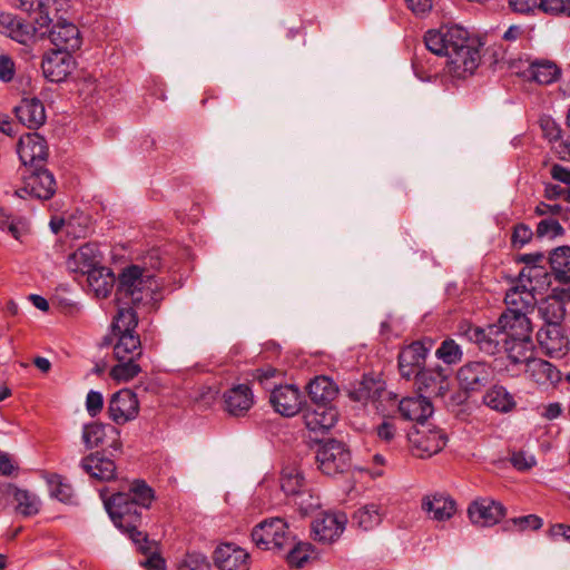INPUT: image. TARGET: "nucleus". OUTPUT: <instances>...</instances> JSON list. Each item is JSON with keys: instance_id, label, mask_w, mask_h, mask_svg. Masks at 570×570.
Wrapping results in <instances>:
<instances>
[{"instance_id": "f704fd0d", "label": "nucleus", "mask_w": 570, "mask_h": 570, "mask_svg": "<svg viewBox=\"0 0 570 570\" xmlns=\"http://www.w3.org/2000/svg\"><path fill=\"white\" fill-rule=\"evenodd\" d=\"M0 31L20 43H26L31 35L30 27L9 12H0Z\"/></svg>"}, {"instance_id": "4c0bfd02", "label": "nucleus", "mask_w": 570, "mask_h": 570, "mask_svg": "<svg viewBox=\"0 0 570 570\" xmlns=\"http://www.w3.org/2000/svg\"><path fill=\"white\" fill-rule=\"evenodd\" d=\"M134 305H118L117 315L111 324L112 335L135 333L138 325V317Z\"/></svg>"}, {"instance_id": "bf43d9fd", "label": "nucleus", "mask_w": 570, "mask_h": 570, "mask_svg": "<svg viewBox=\"0 0 570 570\" xmlns=\"http://www.w3.org/2000/svg\"><path fill=\"white\" fill-rule=\"evenodd\" d=\"M124 530L129 532L131 540L142 553L151 552L154 542H150L146 534L137 530V523L134 528Z\"/></svg>"}, {"instance_id": "a878e982", "label": "nucleus", "mask_w": 570, "mask_h": 570, "mask_svg": "<svg viewBox=\"0 0 570 570\" xmlns=\"http://www.w3.org/2000/svg\"><path fill=\"white\" fill-rule=\"evenodd\" d=\"M48 36L56 50L70 52L80 47V36L78 28L70 22H57L49 31Z\"/></svg>"}, {"instance_id": "393cba45", "label": "nucleus", "mask_w": 570, "mask_h": 570, "mask_svg": "<svg viewBox=\"0 0 570 570\" xmlns=\"http://www.w3.org/2000/svg\"><path fill=\"white\" fill-rule=\"evenodd\" d=\"M14 111L19 121L30 129L41 127L47 119L45 106L36 97L22 99Z\"/></svg>"}, {"instance_id": "dca6fc26", "label": "nucleus", "mask_w": 570, "mask_h": 570, "mask_svg": "<svg viewBox=\"0 0 570 570\" xmlns=\"http://www.w3.org/2000/svg\"><path fill=\"white\" fill-rule=\"evenodd\" d=\"M75 60L70 52L65 50H52L42 60L41 68L43 76L51 82L63 81L71 73Z\"/></svg>"}, {"instance_id": "aec40b11", "label": "nucleus", "mask_w": 570, "mask_h": 570, "mask_svg": "<svg viewBox=\"0 0 570 570\" xmlns=\"http://www.w3.org/2000/svg\"><path fill=\"white\" fill-rule=\"evenodd\" d=\"M468 514L472 523L491 527L504 517L505 508L500 501H472L468 508Z\"/></svg>"}, {"instance_id": "7ed1b4c3", "label": "nucleus", "mask_w": 570, "mask_h": 570, "mask_svg": "<svg viewBox=\"0 0 570 570\" xmlns=\"http://www.w3.org/2000/svg\"><path fill=\"white\" fill-rule=\"evenodd\" d=\"M507 311L499 317L497 327L504 340H524L531 336L532 327L528 314L534 309L537 298L529 293L520 296L515 291L505 293Z\"/></svg>"}, {"instance_id": "680f3d73", "label": "nucleus", "mask_w": 570, "mask_h": 570, "mask_svg": "<svg viewBox=\"0 0 570 570\" xmlns=\"http://www.w3.org/2000/svg\"><path fill=\"white\" fill-rule=\"evenodd\" d=\"M406 8L417 17H424L433 8V0H404Z\"/></svg>"}, {"instance_id": "7c9ffc66", "label": "nucleus", "mask_w": 570, "mask_h": 570, "mask_svg": "<svg viewBox=\"0 0 570 570\" xmlns=\"http://www.w3.org/2000/svg\"><path fill=\"white\" fill-rule=\"evenodd\" d=\"M82 469L90 474L91 478L99 481H109L115 476L116 465L112 460L91 454L81 462Z\"/></svg>"}, {"instance_id": "c85d7f7f", "label": "nucleus", "mask_w": 570, "mask_h": 570, "mask_svg": "<svg viewBox=\"0 0 570 570\" xmlns=\"http://www.w3.org/2000/svg\"><path fill=\"white\" fill-rule=\"evenodd\" d=\"M307 393L313 403L332 404L338 394V387L327 376H316L307 385Z\"/></svg>"}, {"instance_id": "ea45409f", "label": "nucleus", "mask_w": 570, "mask_h": 570, "mask_svg": "<svg viewBox=\"0 0 570 570\" xmlns=\"http://www.w3.org/2000/svg\"><path fill=\"white\" fill-rule=\"evenodd\" d=\"M381 507L371 502L358 509L353 515V523L364 531L372 530L382 521Z\"/></svg>"}, {"instance_id": "e433bc0d", "label": "nucleus", "mask_w": 570, "mask_h": 570, "mask_svg": "<svg viewBox=\"0 0 570 570\" xmlns=\"http://www.w3.org/2000/svg\"><path fill=\"white\" fill-rule=\"evenodd\" d=\"M539 314L546 322L547 327L560 326L564 318L566 308L563 302L557 296H550L542 299L539 304Z\"/></svg>"}, {"instance_id": "6ab92c4d", "label": "nucleus", "mask_w": 570, "mask_h": 570, "mask_svg": "<svg viewBox=\"0 0 570 570\" xmlns=\"http://www.w3.org/2000/svg\"><path fill=\"white\" fill-rule=\"evenodd\" d=\"M429 348L422 342H413L404 347L399 354V368L403 377L410 380L416 377V373L422 371L425 363Z\"/></svg>"}, {"instance_id": "cd10ccee", "label": "nucleus", "mask_w": 570, "mask_h": 570, "mask_svg": "<svg viewBox=\"0 0 570 570\" xmlns=\"http://www.w3.org/2000/svg\"><path fill=\"white\" fill-rule=\"evenodd\" d=\"M281 489L286 497L294 495H308L314 497L311 489H308L301 471L296 466H286L281 474Z\"/></svg>"}, {"instance_id": "8fccbe9b", "label": "nucleus", "mask_w": 570, "mask_h": 570, "mask_svg": "<svg viewBox=\"0 0 570 570\" xmlns=\"http://www.w3.org/2000/svg\"><path fill=\"white\" fill-rule=\"evenodd\" d=\"M177 570H210V563L203 553L191 552L178 561Z\"/></svg>"}, {"instance_id": "c03bdc74", "label": "nucleus", "mask_w": 570, "mask_h": 570, "mask_svg": "<svg viewBox=\"0 0 570 570\" xmlns=\"http://www.w3.org/2000/svg\"><path fill=\"white\" fill-rule=\"evenodd\" d=\"M140 360H117V364L114 365L109 372L110 377L118 382H129L135 379L140 372L141 366Z\"/></svg>"}, {"instance_id": "9b49d317", "label": "nucleus", "mask_w": 570, "mask_h": 570, "mask_svg": "<svg viewBox=\"0 0 570 570\" xmlns=\"http://www.w3.org/2000/svg\"><path fill=\"white\" fill-rule=\"evenodd\" d=\"M550 285V275L541 265L524 266L519 274V279L509 291H515L520 296L529 293L533 298L546 291Z\"/></svg>"}, {"instance_id": "f03ea898", "label": "nucleus", "mask_w": 570, "mask_h": 570, "mask_svg": "<svg viewBox=\"0 0 570 570\" xmlns=\"http://www.w3.org/2000/svg\"><path fill=\"white\" fill-rule=\"evenodd\" d=\"M159 283L147 269L127 266L118 276L116 301L118 305H151L158 299Z\"/></svg>"}, {"instance_id": "b1692460", "label": "nucleus", "mask_w": 570, "mask_h": 570, "mask_svg": "<svg viewBox=\"0 0 570 570\" xmlns=\"http://www.w3.org/2000/svg\"><path fill=\"white\" fill-rule=\"evenodd\" d=\"M415 383L429 396H443L449 390L448 374L440 367L417 372Z\"/></svg>"}, {"instance_id": "5701e85b", "label": "nucleus", "mask_w": 570, "mask_h": 570, "mask_svg": "<svg viewBox=\"0 0 570 570\" xmlns=\"http://www.w3.org/2000/svg\"><path fill=\"white\" fill-rule=\"evenodd\" d=\"M538 341L541 348L550 357H562L570 348V341L563 334L560 326L541 328L538 332Z\"/></svg>"}, {"instance_id": "4468645a", "label": "nucleus", "mask_w": 570, "mask_h": 570, "mask_svg": "<svg viewBox=\"0 0 570 570\" xmlns=\"http://www.w3.org/2000/svg\"><path fill=\"white\" fill-rule=\"evenodd\" d=\"M139 412V402L130 390H121L115 393L108 404L109 417L116 424H125L136 419Z\"/></svg>"}, {"instance_id": "5fc2aeb1", "label": "nucleus", "mask_w": 570, "mask_h": 570, "mask_svg": "<svg viewBox=\"0 0 570 570\" xmlns=\"http://www.w3.org/2000/svg\"><path fill=\"white\" fill-rule=\"evenodd\" d=\"M510 462L519 471H528L537 464L534 455L524 451L512 453Z\"/></svg>"}, {"instance_id": "a19ab883", "label": "nucleus", "mask_w": 570, "mask_h": 570, "mask_svg": "<svg viewBox=\"0 0 570 570\" xmlns=\"http://www.w3.org/2000/svg\"><path fill=\"white\" fill-rule=\"evenodd\" d=\"M502 343L505 345V350L508 352L509 358L513 363H528V361H532V341L531 336L525 337L524 340H504Z\"/></svg>"}, {"instance_id": "72a5a7b5", "label": "nucleus", "mask_w": 570, "mask_h": 570, "mask_svg": "<svg viewBox=\"0 0 570 570\" xmlns=\"http://www.w3.org/2000/svg\"><path fill=\"white\" fill-rule=\"evenodd\" d=\"M384 393V383L372 377H364L351 392L350 397L363 404L376 402Z\"/></svg>"}, {"instance_id": "4be33fe9", "label": "nucleus", "mask_w": 570, "mask_h": 570, "mask_svg": "<svg viewBox=\"0 0 570 570\" xmlns=\"http://www.w3.org/2000/svg\"><path fill=\"white\" fill-rule=\"evenodd\" d=\"M254 404V395L247 384H237L224 393V409L233 416L245 415Z\"/></svg>"}, {"instance_id": "79ce46f5", "label": "nucleus", "mask_w": 570, "mask_h": 570, "mask_svg": "<svg viewBox=\"0 0 570 570\" xmlns=\"http://www.w3.org/2000/svg\"><path fill=\"white\" fill-rule=\"evenodd\" d=\"M558 75V67L550 61L532 62L525 71V76L529 79L534 80L540 85H549L553 82Z\"/></svg>"}, {"instance_id": "c9c22d12", "label": "nucleus", "mask_w": 570, "mask_h": 570, "mask_svg": "<svg viewBox=\"0 0 570 570\" xmlns=\"http://www.w3.org/2000/svg\"><path fill=\"white\" fill-rule=\"evenodd\" d=\"M87 275L89 286L97 297L105 298L110 294L115 285V275L110 268L99 265Z\"/></svg>"}, {"instance_id": "3c124183", "label": "nucleus", "mask_w": 570, "mask_h": 570, "mask_svg": "<svg viewBox=\"0 0 570 570\" xmlns=\"http://www.w3.org/2000/svg\"><path fill=\"white\" fill-rule=\"evenodd\" d=\"M537 236L539 238H554L563 234V228L554 218H544L537 226Z\"/></svg>"}, {"instance_id": "f257e3e1", "label": "nucleus", "mask_w": 570, "mask_h": 570, "mask_svg": "<svg viewBox=\"0 0 570 570\" xmlns=\"http://www.w3.org/2000/svg\"><path fill=\"white\" fill-rule=\"evenodd\" d=\"M424 42L432 53L448 58L445 70L453 78L463 79L473 75L480 63L478 48L469 32L460 26L443 24L428 30Z\"/></svg>"}, {"instance_id": "052dcab7", "label": "nucleus", "mask_w": 570, "mask_h": 570, "mask_svg": "<svg viewBox=\"0 0 570 570\" xmlns=\"http://www.w3.org/2000/svg\"><path fill=\"white\" fill-rule=\"evenodd\" d=\"M548 537L552 541H564L570 543V525L566 523L551 524L547 531Z\"/></svg>"}, {"instance_id": "864d4df0", "label": "nucleus", "mask_w": 570, "mask_h": 570, "mask_svg": "<svg viewBox=\"0 0 570 570\" xmlns=\"http://www.w3.org/2000/svg\"><path fill=\"white\" fill-rule=\"evenodd\" d=\"M533 237L532 229L521 223L514 226L512 237H511V244L513 248L520 249L523 246H525Z\"/></svg>"}, {"instance_id": "0e129e2a", "label": "nucleus", "mask_w": 570, "mask_h": 570, "mask_svg": "<svg viewBox=\"0 0 570 570\" xmlns=\"http://www.w3.org/2000/svg\"><path fill=\"white\" fill-rule=\"evenodd\" d=\"M513 523L521 530L532 529L538 530L542 527V519L535 514H528L513 519Z\"/></svg>"}, {"instance_id": "412c9836", "label": "nucleus", "mask_w": 570, "mask_h": 570, "mask_svg": "<svg viewBox=\"0 0 570 570\" xmlns=\"http://www.w3.org/2000/svg\"><path fill=\"white\" fill-rule=\"evenodd\" d=\"M101 254L95 244H85L67 258L66 266L71 273L89 274L100 265Z\"/></svg>"}, {"instance_id": "49530a36", "label": "nucleus", "mask_w": 570, "mask_h": 570, "mask_svg": "<svg viewBox=\"0 0 570 570\" xmlns=\"http://www.w3.org/2000/svg\"><path fill=\"white\" fill-rule=\"evenodd\" d=\"M46 483L52 499H69L72 495L71 485L59 474H47Z\"/></svg>"}, {"instance_id": "338daca9", "label": "nucleus", "mask_w": 570, "mask_h": 570, "mask_svg": "<svg viewBox=\"0 0 570 570\" xmlns=\"http://www.w3.org/2000/svg\"><path fill=\"white\" fill-rule=\"evenodd\" d=\"M40 501H19L14 511L23 517H31L39 512Z\"/></svg>"}, {"instance_id": "e2e57ef3", "label": "nucleus", "mask_w": 570, "mask_h": 570, "mask_svg": "<svg viewBox=\"0 0 570 570\" xmlns=\"http://www.w3.org/2000/svg\"><path fill=\"white\" fill-rule=\"evenodd\" d=\"M510 7L515 12L529 13L535 9L541 10V0H510Z\"/></svg>"}, {"instance_id": "bb28decb", "label": "nucleus", "mask_w": 570, "mask_h": 570, "mask_svg": "<svg viewBox=\"0 0 570 570\" xmlns=\"http://www.w3.org/2000/svg\"><path fill=\"white\" fill-rule=\"evenodd\" d=\"M401 415L409 421L423 425L433 413V405L428 396L405 397L399 404Z\"/></svg>"}, {"instance_id": "2eb2a0df", "label": "nucleus", "mask_w": 570, "mask_h": 570, "mask_svg": "<svg viewBox=\"0 0 570 570\" xmlns=\"http://www.w3.org/2000/svg\"><path fill=\"white\" fill-rule=\"evenodd\" d=\"M409 439L420 456L436 454L446 444V435L440 429H429L424 424L411 432Z\"/></svg>"}, {"instance_id": "6e6d98bb", "label": "nucleus", "mask_w": 570, "mask_h": 570, "mask_svg": "<svg viewBox=\"0 0 570 570\" xmlns=\"http://www.w3.org/2000/svg\"><path fill=\"white\" fill-rule=\"evenodd\" d=\"M128 493L134 495V499H155L154 490L140 479L129 483Z\"/></svg>"}, {"instance_id": "774afa93", "label": "nucleus", "mask_w": 570, "mask_h": 570, "mask_svg": "<svg viewBox=\"0 0 570 570\" xmlns=\"http://www.w3.org/2000/svg\"><path fill=\"white\" fill-rule=\"evenodd\" d=\"M396 432V428L390 420H384L376 428V434L380 440L390 442L394 439Z\"/></svg>"}, {"instance_id": "9d476101", "label": "nucleus", "mask_w": 570, "mask_h": 570, "mask_svg": "<svg viewBox=\"0 0 570 570\" xmlns=\"http://www.w3.org/2000/svg\"><path fill=\"white\" fill-rule=\"evenodd\" d=\"M338 420V411L332 404H317L307 406L303 411V422L306 429L316 434L328 432Z\"/></svg>"}, {"instance_id": "603ef678", "label": "nucleus", "mask_w": 570, "mask_h": 570, "mask_svg": "<svg viewBox=\"0 0 570 570\" xmlns=\"http://www.w3.org/2000/svg\"><path fill=\"white\" fill-rule=\"evenodd\" d=\"M51 21L49 8L45 3L39 2L35 10V31L39 32L41 36L46 35L47 31H49L48 28Z\"/></svg>"}, {"instance_id": "2f4dec72", "label": "nucleus", "mask_w": 570, "mask_h": 570, "mask_svg": "<svg viewBox=\"0 0 570 570\" xmlns=\"http://www.w3.org/2000/svg\"><path fill=\"white\" fill-rule=\"evenodd\" d=\"M525 373L538 384H553L560 380V372L550 362L542 358L528 361Z\"/></svg>"}, {"instance_id": "f3484780", "label": "nucleus", "mask_w": 570, "mask_h": 570, "mask_svg": "<svg viewBox=\"0 0 570 570\" xmlns=\"http://www.w3.org/2000/svg\"><path fill=\"white\" fill-rule=\"evenodd\" d=\"M17 153L24 166H36L45 161L48 156L47 141L37 132H28L20 137Z\"/></svg>"}, {"instance_id": "423d86ee", "label": "nucleus", "mask_w": 570, "mask_h": 570, "mask_svg": "<svg viewBox=\"0 0 570 570\" xmlns=\"http://www.w3.org/2000/svg\"><path fill=\"white\" fill-rule=\"evenodd\" d=\"M347 523L343 512H318L312 521L313 539L321 543H333L342 535Z\"/></svg>"}, {"instance_id": "58836bf2", "label": "nucleus", "mask_w": 570, "mask_h": 570, "mask_svg": "<svg viewBox=\"0 0 570 570\" xmlns=\"http://www.w3.org/2000/svg\"><path fill=\"white\" fill-rule=\"evenodd\" d=\"M549 263L556 278L570 283V247L560 246L549 257Z\"/></svg>"}, {"instance_id": "4d7b16f0", "label": "nucleus", "mask_w": 570, "mask_h": 570, "mask_svg": "<svg viewBox=\"0 0 570 570\" xmlns=\"http://www.w3.org/2000/svg\"><path fill=\"white\" fill-rule=\"evenodd\" d=\"M541 10L551 14L564 13L570 17V0H541Z\"/></svg>"}, {"instance_id": "09e8293b", "label": "nucleus", "mask_w": 570, "mask_h": 570, "mask_svg": "<svg viewBox=\"0 0 570 570\" xmlns=\"http://www.w3.org/2000/svg\"><path fill=\"white\" fill-rule=\"evenodd\" d=\"M105 430L106 425L101 423L94 422L90 424H86L82 431V441L86 448L94 449L99 446L102 443L104 438L106 435Z\"/></svg>"}, {"instance_id": "a18cd8bd", "label": "nucleus", "mask_w": 570, "mask_h": 570, "mask_svg": "<svg viewBox=\"0 0 570 570\" xmlns=\"http://www.w3.org/2000/svg\"><path fill=\"white\" fill-rule=\"evenodd\" d=\"M286 553L287 563L294 568H302L309 560L314 548L308 542H294L288 547Z\"/></svg>"}, {"instance_id": "6e6552de", "label": "nucleus", "mask_w": 570, "mask_h": 570, "mask_svg": "<svg viewBox=\"0 0 570 570\" xmlns=\"http://www.w3.org/2000/svg\"><path fill=\"white\" fill-rule=\"evenodd\" d=\"M213 561L218 570H249L250 554L235 543H222L213 552Z\"/></svg>"}, {"instance_id": "de8ad7c7", "label": "nucleus", "mask_w": 570, "mask_h": 570, "mask_svg": "<svg viewBox=\"0 0 570 570\" xmlns=\"http://www.w3.org/2000/svg\"><path fill=\"white\" fill-rule=\"evenodd\" d=\"M438 358L445 364H456L462 360V350L460 345L452 338H448L441 343L435 352Z\"/></svg>"}, {"instance_id": "ddd939ff", "label": "nucleus", "mask_w": 570, "mask_h": 570, "mask_svg": "<svg viewBox=\"0 0 570 570\" xmlns=\"http://www.w3.org/2000/svg\"><path fill=\"white\" fill-rule=\"evenodd\" d=\"M141 501H104L105 509L119 529H131L140 520L139 509H149V504H140Z\"/></svg>"}, {"instance_id": "69168bd1", "label": "nucleus", "mask_w": 570, "mask_h": 570, "mask_svg": "<svg viewBox=\"0 0 570 570\" xmlns=\"http://www.w3.org/2000/svg\"><path fill=\"white\" fill-rule=\"evenodd\" d=\"M14 76V62L13 60L4 55L0 56V80L9 82Z\"/></svg>"}, {"instance_id": "a211bd4d", "label": "nucleus", "mask_w": 570, "mask_h": 570, "mask_svg": "<svg viewBox=\"0 0 570 570\" xmlns=\"http://www.w3.org/2000/svg\"><path fill=\"white\" fill-rule=\"evenodd\" d=\"M269 401L277 413L294 416L301 410L302 394L295 385L287 384L275 387Z\"/></svg>"}, {"instance_id": "13d9d810", "label": "nucleus", "mask_w": 570, "mask_h": 570, "mask_svg": "<svg viewBox=\"0 0 570 570\" xmlns=\"http://www.w3.org/2000/svg\"><path fill=\"white\" fill-rule=\"evenodd\" d=\"M104 406L102 394L98 391H89L86 397V410L92 417L98 415Z\"/></svg>"}, {"instance_id": "f8f14e48", "label": "nucleus", "mask_w": 570, "mask_h": 570, "mask_svg": "<svg viewBox=\"0 0 570 570\" xmlns=\"http://www.w3.org/2000/svg\"><path fill=\"white\" fill-rule=\"evenodd\" d=\"M459 333L489 355L495 354L502 342L497 324L482 328L470 323H462L459 326Z\"/></svg>"}, {"instance_id": "20e7f679", "label": "nucleus", "mask_w": 570, "mask_h": 570, "mask_svg": "<svg viewBox=\"0 0 570 570\" xmlns=\"http://www.w3.org/2000/svg\"><path fill=\"white\" fill-rule=\"evenodd\" d=\"M252 541L261 550L282 552L295 539L287 523L281 518H272L256 524L252 530Z\"/></svg>"}, {"instance_id": "0eeeda50", "label": "nucleus", "mask_w": 570, "mask_h": 570, "mask_svg": "<svg viewBox=\"0 0 570 570\" xmlns=\"http://www.w3.org/2000/svg\"><path fill=\"white\" fill-rule=\"evenodd\" d=\"M57 189L56 179L48 169H35L23 177V185L16 190L20 198L32 197L37 199H50Z\"/></svg>"}, {"instance_id": "473e14b6", "label": "nucleus", "mask_w": 570, "mask_h": 570, "mask_svg": "<svg viewBox=\"0 0 570 570\" xmlns=\"http://www.w3.org/2000/svg\"><path fill=\"white\" fill-rule=\"evenodd\" d=\"M483 403L500 413L511 412L517 403L512 394L502 385H493L483 395Z\"/></svg>"}, {"instance_id": "1a4fd4ad", "label": "nucleus", "mask_w": 570, "mask_h": 570, "mask_svg": "<svg viewBox=\"0 0 570 570\" xmlns=\"http://www.w3.org/2000/svg\"><path fill=\"white\" fill-rule=\"evenodd\" d=\"M494 379V370L485 362H470L458 371V381L466 392H476L491 383Z\"/></svg>"}, {"instance_id": "37998d69", "label": "nucleus", "mask_w": 570, "mask_h": 570, "mask_svg": "<svg viewBox=\"0 0 570 570\" xmlns=\"http://www.w3.org/2000/svg\"><path fill=\"white\" fill-rule=\"evenodd\" d=\"M422 510L432 520L442 522L449 520L456 512L455 501H422Z\"/></svg>"}, {"instance_id": "c756f323", "label": "nucleus", "mask_w": 570, "mask_h": 570, "mask_svg": "<svg viewBox=\"0 0 570 570\" xmlns=\"http://www.w3.org/2000/svg\"><path fill=\"white\" fill-rule=\"evenodd\" d=\"M114 336L117 338L114 345V356L116 360H140L142 357V346L138 335L127 333Z\"/></svg>"}, {"instance_id": "39448f33", "label": "nucleus", "mask_w": 570, "mask_h": 570, "mask_svg": "<svg viewBox=\"0 0 570 570\" xmlns=\"http://www.w3.org/2000/svg\"><path fill=\"white\" fill-rule=\"evenodd\" d=\"M315 459L321 472L330 476L344 473L351 468V452L337 440H328L322 444Z\"/></svg>"}]
</instances>
